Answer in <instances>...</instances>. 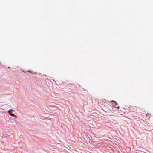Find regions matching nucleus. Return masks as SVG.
<instances>
[{"label": "nucleus", "instance_id": "nucleus-1", "mask_svg": "<svg viewBox=\"0 0 153 153\" xmlns=\"http://www.w3.org/2000/svg\"><path fill=\"white\" fill-rule=\"evenodd\" d=\"M112 102H113V106L116 108H119V106L118 105L117 103L115 101H112Z\"/></svg>", "mask_w": 153, "mask_h": 153}, {"label": "nucleus", "instance_id": "nucleus-2", "mask_svg": "<svg viewBox=\"0 0 153 153\" xmlns=\"http://www.w3.org/2000/svg\"><path fill=\"white\" fill-rule=\"evenodd\" d=\"M14 111L12 109H10V110H9L8 112L9 114L10 115H11L12 116L14 117L15 118H16V115L15 114H13L12 113V111Z\"/></svg>", "mask_w": 153, "mask_h": 153}, {"label": "nucleus", "instance_id": "nucleus-3", "mask_svg": "<svg viewBox=\"0 0 153 153\" xmlns=\"http://www.w3.org/2000/svg\"><path fill=\"white\" fill-rule=\"evenodd\" d=\"M110 116H115V115L114 114H111V115H110Z\"/></svg>", "mask_w": 153, "mask_h": 153}, {"label": "nucleus", "instance_id": "nucleus-4", "mask_svg": "<svg viewBox=\"0 0 153 153\" xmlns=\"http://www.w3.org/2000/svg\"><path fill=\"white\" fill-rule=\"evenodd\" d=\"M28 72H30V71H28Z\"/></svg>", "mask_w": 153, "mask_h": 153}]
</instances>
